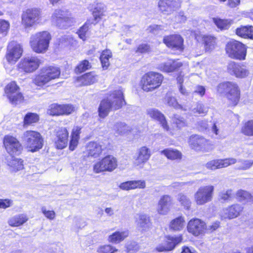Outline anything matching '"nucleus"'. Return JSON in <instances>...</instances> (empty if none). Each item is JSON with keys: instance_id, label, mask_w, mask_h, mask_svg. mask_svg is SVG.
I'll return each mask as SVG.
<instances>
[{"instance_id": "9d476101", "label": "nucleus", "mask_w": 253, "mask_h": 253, "mask_svg": "<svg viewBox=\"0 0 253 253\" xmlns=\"http://www.w3.org/2000/svg\"><path fill=\"white\" fill-rule=\"evenodd\" d=\"M41 64V60L37 57H27L22 59L18 64L20 71L31 73L36 71Z\"/></svg>"}, {"instance_id": "39448f33", "label": "nucleus", "mask_w": 253, "mask_h": 253, "mask_svg": "<svg viewBox=\"0 0 253 253\" xmlns=\"http://www.w3.org/2000/svg\"><path fill=\"white\" fill-rule=\"evenodd\" d=\"M164 77L160 73L155 72H148L142 77V89L147 92L152 91L161 86Z\"/></svg>"}, {"instance_id": "2eb2a0df", "label": "nucleus", "mask_w": 253, "mask_h": 253, "mask_svg": "<svg viewBox=\"0 0 253 253\" xmlns=\"http://www.w3.org/2000/svg\"><path fill=\"white\" fill-rule=\"evenodd\" d=\"M3 144L7 153L11 156L20 154L22 147L19 141L12 136L6 135L3 139Z\"/></svg>"}, {"instance_id": "c9c22d12", "label": "nucleus", "mask_w": 253, "mask_h": 253, "mask_svg": "<svg viewBox=\"0 0 253 253\" xmlns=\"http://www.w3.org/2000/svg\"><path fill=\"white\" fill-rule=\"evenodd\" d=\"M27 220L26 215L21 214L12 217L8 220V223L11 226L18 227L23 224Z\"/></svg>"}, {"instance_id": "c85d7f7f", "label": "nucleus", "mask_w": 253, "mask_h": 253, "mask_svg": "<svg viewBox=\"0 0 253 253\" xmlns=\"http://www.w3.org/2000/svg\"><path fill=\"white\" fill-rule=\"evenodd\" d=\"M145 186V181L142 180L126 181L121 183L119 186L121 189L126 191L133 190L136 188L142 189L144 188Z\"/></svg>"}, {"instance_id": "7c9ffc66", "label": "nucleus", "mask_w": 253, "mask_h": 253, "mask_svg": "<svg viewBox=\"0 0 253 253\" xmlns=\"http://www.w3.org/2000/svg\"><path fill=\"white\" fill-rule=\"evenodd\" d=\"M128 236L127 230L116 231L110 235L108 238L109 242L117 244L123 241Z\"/></svg>"}, {"instance_id": "79ce46f5", "label": "nucleus", "mask_w": 253, "mask_h": 253, "mask_svg": "<svg viewBox=\"0 0 253 253\" xmlns=\"http://www.w3.org/2000/svg\"><path fill=\"white\" fill-rule=\"evenodd\" d=\"M202 40L207 51H209L214 48L215 44V39L214 37L211 36L204 35L202 36Z\"/></svg>"}, {"instance_id": "a18cd8bd", "label": "nucleus", "mask_w": 253, "mask_h": 253, "mask_svg": "<svg viewBox=\"0 0 253 253\" xmlns=\"http://www.w3.org/2000/svg\"><path fill=\"white\" fill-rule=\"evenodd\" d=\"M116 132L120 135L126 134L130 131V127L123 123H118L115 126Z\"/></svg>"}, {"instance_id": "a19ab883", "label": "nucleus", "mask_w": 253, "mask_h": 253, "mask_svg": "<svg viewBox=\"0 0 253 253\" xmlns=\"http://www.w3.org/2000/svg\"><path fill=\"white\" fill-rule=\"evenodd\" d=\"M112 57V52L109 49H106L102 51L100 60L102 64V67L106 69L110 65L109 59Z\"/></svg>"}, {"instance_id": "393cba45", "label": "nucleus", "mask_w": 253, "mask_h": 253, "mask_svg": "<svg viewBox=\"0 0 253 253\" xmlns=\"http://www.w3.org/2000/svg\"><path fill=\"white\" fill-rule=\"evenodd\" d=\"M69 133L66 128H59L56 132L55 139V147L58 149L65 148L68 144Z\"/></svg>"}, {"instance_id": "4d7b16f0", "label": "nucleus", "mask_w": 253, "mask_h": 253, "mask_svg": "<svg viewBox=\"0 0 253 253\" xmlns=\"http://www.w3.org/2000/svg\"><path fill=\"white\" fill-rule=\"evenodd\" d=\"M41 14V10L40 8H29L23 11V16H39Z\"/></svg>"}, {"instance_id": "864d4df0", "label": "nucleus", "mask_w": 253, "mask_h": 253, "mask_svg": "<svg viewBox=\"0 0 253 253\" xmlns=\"http://www.w3.org/2000/svg\"><path fill=\"white\" fill-rule=\"evenodd\" d=\"M118 250L113 246L107 245L99 247L97 249L98 253H114Z\"/></svg>"}, {"instance_id": "b1692460", "label": "nucleus", "mask_w": 253, "mask_h": 253, "mask_svg": "<svg viewBox=\"0 0 253 253\" xmlns=\"http://www.w3.org/2000/svg\"><path fill=\"white\" fill-rule=\"evenodd\" d=\"M147 114L151 118L158 121L165 130L173 135V133L169 130L164 115L160 111L155 108H150L147 109Z\"/></svg>"}, {"instance_id": "4c0bfd02", "label": "nucleus", "mask_w": 253, "mask_h": 253, "mask_svg": "<svg viewBox=\"0 0 253 253\" xmlns=\"http://www.w3.org/2000/svg\"><path fill=\"white\" fill-rule=\"evenodd\" d=\"M138 216L136 222L139 227L143 230L148 229L151 225L149 217L145 214H139Z\"/></svg>"}, {"instance_id": "5701e85b", "label": "nucleus", "mask_w": 253, "mask_h": 253, "mask_svg": "<svg viewBox=\"0 0 253 253\" xmlns=\"http://www.w3.org/2000/svg\"><path fill=\"white\" fill-rule=\"evenodd\" d=\"M237 162L236 159L234 158L213 160L208 162L206 164V167L209 169L215 170L216 169L227 167L230 165L235 164Z\"/></svg>"}, {"instance_id": "69168bd1", "label": "nucleus", "mask_w": 253, "mask_h": 253, "mask_svg": "<svg viewBox=\"0 0 253 253\" xmlns=\"http://www.w3.org/2000/svg\"><path fill=\"white\" fill-rule=\"evenodd\" d=\"M219 226V222L215 221L211 225H206L205 230L208 232H212L216 230Z\"/></svg>"}, {"instance_id": "13d9d810", "label": "nucleus", "mask_w": 253, "mask_h": 253, "mask_svg": "<svg viewBox=\"0 0 253 253\" xmlns=\"http://www.w3.org/2000/svg\"><path fill=\"white\" fill-rule=\"evenodd\" d=\"M90 66L87 60H84L81 62L76 67V71L79 73L84 72L86 70L89 69Z\"/></svg>"}, {"instance_id": "20e7f679", "label": "nucleus", "mask_w": 253, "mask_h": 253, "mask_svg": "<svg viewBox=\"0 0 253 253\" xmlns=\"http://www.w3.org/2000/svg\"><path fill=\"white\" fill-rule=\"evenodd\" d=\"M60 70L59 68L55 66H46L42 68L40 73L36 75L34 83L39 86H42L50 81L59 78Z\"/></svg>"}, {"instance_id": "4468645a", "label": "nucleus", "mask_w": 253, "mask_h": 253, "mask_svg": "<svg viewBox=\"0 0 253 253\" xmlns=\"http://www.w3.org/2000/svg\"><path fill=\"white\" fill-rule=\"evenodd\" d=\"M181 0H159L158 7L164 14L170 15L177 10L180 7Z\"/></svg>"}, {"instance_id": "f257e3e1", "label": "nucleus", "mask_w": 253, "mask_h": 253, "mask_svg": "<svg viewBox=\"0 0 253 253\" xmlns=\"http://www.w3.org/2000/svg\"><path fill=\"white\" fill-rule=\"evenodd\" d=\"M125 104L123 88L119 87L106 99L101 101L98 109L99 116L104 118L108 116L111 110L119 109Z\"/></svg>"}, {"instance_id": "cd10ccee", "label": "nucleus", "mask_w": 253, "mask_h": 253, "mask_svg": "<svg viewBox=\"0 0 253 253\" xmlns=\"http://www.w3.org/2000/svg\"><path fill=\"white\" fill-rule=\"evenodd\" d=\"M102 150V145L100 143L91 141L87 144L85 153L88 156L97 158L101 154Z\"/></svg>"}, {"instance_id": "f704fd0d", "label": "nucleus", "mask_w": 253, "mask_h": 253, "mask_svg": "<svg viewBox=\"0 0 253 253\" xmlns=\"http://www.w3.org/2000/svg\"><path fill=\"white\" fill-rule=\"evenodd\" d=\"M161 153L164 155L168 159L171 160H180L182 156L180 152L172 148L166 149L162 151Z\"/></svg>"}, {"instance_id": "423d86ee", "label": "nucleus", "mask_w": 253, "mask_h": 253, "mask_svg": "<svg viewBox=\"0 0 253 253\" xmlns=\"http://www.w3.org/2000/svg\"><path fill=\"white\" fill-rule=\"evenodd\" d=\"M22 139L27 148L32 152L39 151L43 146V138L37 131L27 130L24 132Z\"/></svg>"}, {"instance_id": "6e6552de", "label": "nucleus", "mask_w": 253, "mask_h": 253, "mask_svg": "<svg viewBox=\"0 0 253 253\" xmlns=\"http://www.w3.org/2000/svg\"><path fill=\"white\" fill-rule=\"evenodd\" d=\"M117 166V159L112 155H108L96 162L93 165V170L96 173L104 171L111 172L115 169Z\"/></svg>"}, {"instance_id": "e433bc0d", "label": "nucleus", "mask_w": 253, "mask_h": 253, "mask_svg": "<svg viewBox=\"0 0 253 253\" xmlns=\"http://www.w3.org/2000/svg\"><path fill=\"white\" fill-rule=\"evenodd\" d=\"M41 17H22V23L26 28L33 27L41 23Z\"/></svg>"}, {"instance_id": "8fccbe9b", "label": "nucleus", "mask_w": 253, "mask_h": 253, "mask_svg": "<svg viewBox=\"0 0 253 253\" xmlns=\"http://www.w3.org/2000/svg\"><path fill=\"white\" fill-rule=\"evenodd\" d=\"M253 165V160H242L238 161L237 169L239 170H247L251 168Z\"/></svg>"}, {"instance_id": "473e14b6", "label": "nucleus", "mask_w": 253, "mask_h": 253, "mask_svg": "<svg viewBox=\"0 0 253 253\" xmlns=\"http://www.w3.org/2000/svg\"><path fill=\"white\" fill-rule=\"evenodd\" d=\"M88 9L93 16H102L106 11L107 7L104 3L94 2L89 5Z\"/></svg>"}, {"instance_id": "ea45409f", "label": "nucleus", "mask_w": 253, "mask_h": 253, "mask_svg": "<svg viewBox=\"0 0 253 253\" xmlns=\"http://www.w3.org/2000/svg\"><path fill=\"white\" fill-rule=\"evenodd\" d=\"M216 26L221 30L228 29L232 23L230 19H222L218 17L212 18Z\"/></svg>"}, {"instance_id": "e2e57ef3", "label": "nucleus", "mask_w": 253, "mask_h": 253, "mask_svg": "<svg viewBox=\"0 0 253 253\" xmlns=\"http://www.w3.org/2000/svg\"><path fill=\"white\" fill-rule=\"evenodd\" d=\"M42 211L44 215L50 220L54 219L55 217V213L53 211L47 210L44 207L42 208Z\"/></svg>"}, {"instance_id": "6ab92c4d", "label": "nucleus", "mask_w": 253, "mask_h": 253, "mask_svg": "<svg viewBox=\"0 0 253 253\" xmlns=\"http://www.w3.org/2000/svg\"><path fill=\"white\" fill-rule=\"evenodd\" d=\"M227 71L230 74L239 78H244L249 75V71L245 65L235 62L228 63Z\"/></svg>"}, {"instance_id": "5fc2aeb1", "label": "nucleus", "mask_w": 253, "mask_h": 253, "mask_svg": "<svg viewBox=\"0 0 253 253\" xmlns=\"http://www.w3.org/2000/svg\"><path fill=\"white\" fill-rule=\"evenodd\" d=\"M9 29V23L8 21L0 19V35L5 36Z\"/></svg>"}, {"instance_id": "a211bd4d", "label": "nucleus", "mask_w": 253, "mask_h": 253, "mask_svg": "<svg viewBox=\"0 0 253 253\" xmlns=\"http://www.w3.org/2000/svg\"><path fill=\"white\" fill-rule=\"evenodd\" d=\"M73 111L74 107L71 105H59L54 103L49 106L47 113L51 116L67 115L70 114Z\"/></svg>"}, {"instance_id": "c03bdc74", "label": "nucleus", "mask_w": 253, "mask_h": 253, "mask_svg": "<svg viewBox=\"0 0 253 253\" xmlns=\"http://www.w3.org/2000/svg\"><path fill=\"white\" fill-rule=\"evenodd\" d=\"M236 196L238 200L243 203L250 202L252 198L250 193L243 190H238L237 192Z\"/></svg>"}, {"instance_id": "7ed1b4c3", "label": "nucleus", "mask_w": 253, "mask_h": 253, "mask_svg": "<svg viewBox=\"0 0 253 253\" xmlns=\"http://www.w3.org/2000/svg\"><path fill=\"white\" fill-rule=\"evenodd\" d=\"M217 92L224 94L229 101L230 105L235 106L240 98V91L236 84L231 82L220 83L216 87Z\"/></svg>"}, {"instance_id": "0e129e2a", "label": "nucleus", "mask_w": 253, "mask_h": 253, "mask_svg": "<svg viewBox=\"0 0 253 253\" xmlns=\"http://www.w3.org/2000/svg\"><path fill=\"white\" fill-rule=\"evenodd\" d=\"M232 190H228L226 191L221 192L219 195L220 199L223 201H227L231 198Z\"/></svg>"}, {"instance_id": "de8ad7c7", "label": "nucleus", "mask_w": 253, "mask_h": 253, "mask_svg": "<svg viewBox=\"0 0 253 253\" xmlns=\"http://www.w3.org/2000/svg\"><path fill=\"white\" fill-rule=\"evenodd\" d=\"M242 132L247 136H253V120L245 123L242 128Z\"/></svg>"}, {"instance_id": "aec40b11", "label": "nucleus", "mask_w": 253, "mask_h": 253, "mask_svg": "<svg viewBox=\"0 0 253 253\" xmlns=\"http://www.w3.org/2000/svg\"><path fill=\"white\" fill-rule=\"evenodd\" d=\"M187 228L189 233L197 236L205 231L206 223L199 218H193L188 222Z\"/></svg>"}, {"instance_id": "09e8293b", "label": "nucleus", "mask_w": 253, "mask_h": 253, "mask_svg": "<svg viewBox=\"0 0 253 253\" xmlns=\"http://www.w3.org/2000/svg\"><path fill=\"white\" fill-rule=\"evenodd\" d=\"M177 200L185 209L189 210L191 204L190 200L187 196L180 193L177 196Z\"/></svg>"}, {"instance_id": "3c124183", "label": "nucleus", "mask_w": 253, "mask_h": 253, "mask_svg": "<svg viewBox=\"0 0 253 253\" xmlns=\"http://www.w3.org/2000/svg\"><path fill=\"white\" fill-rule=\"evenodd\" d=\"M166 101L167 104L170 106H172L176 109H183L182 106L179 104L176 98L174 97L167 95L166 97ZM184 110H186V109H183Z\"/></svg>"}, {"instance_id": "680f3d73", "label": "nucleus", "mask_w": 253, "mask_h": 253, "mask_svg": "<svg viewBox=\"0 0 253 253\" xmlns=\"http://www.w3.org/2000/svg\"><path fill=\"white\" fill-rule=\"evenodd\" d=\"M88 30V26L87 24H84L79 30L78 34L80 39L84 41L86 39V35Z\"/></svg>"}, {"instance_id": "2f4dec72", "label": "nucleus", "mask_w": 253, "mask_h": 253, "mask_svg": "<svg viewBox=\"0 0 253 253\" xmlns=\"http://www.w3.org/2000/svg\"><path fill=\"white\" fill-rule=\"evenodd\" d=\"M7 163L11 172H17L24 168L23 161L13 157H11L10 159H7Z\"/></svg>"}, {"instance_id": "052dcab7", "label": "nucleus", "mask_w": 253, "mask_h": 253, "mask_svg": "<svg viewBox=\"0 0 253 253\" xmlns=\"http://www.w3.org/2000/svg\"><path fill=\"white\" fill-rule=\"evenodd\" d=\"M173 122L179 128H181L186 126L185 120L178 115H175L174 116L173 118Z\"/></svg>"}, {"instance_id": "0eeeda50", "label": "nucleus", "mask_w": 253, "mask_h": 253, "mask_svg": "<svg viewBox=\"0 0 253 253\" xmlns=\"http://www.w3.org/2000/svg\"><path fill=\"white\" fill-rule=\"evenodd\" d=\"M226 51L231 58L244 60L246 56L245 45L237 41H231L226 45Z\"/></svg>"}, {"instance_id": "774afa93", "label": "nucleus", "mask_w": 253, "mask_h": 253, "mask_svg": "<svg viewBox=\"0 0 253 253\" xmlns=\"http://www.w3.org/2000/svg\"><path fill=\"white\" fill-rule=\"evenodd\" d=\"M68 14L69 11L65 7L57 9L54 11V16H64Z\"/></svg>"}, {"instance_id": "4be33fe9", "label": "nucleus", "mask_w": 253, "mask_h": 253, "mask_svg": "<svg viewBox=\"0 0 253 253\" xmlns=\"http://www.w3.org/2000/svg\"><path fill=\"white\" fill-rule=\"evenodd\" d=\"M243 208L239 204L233 205L223 209L220 212L222 219H233L238 216L242 211Z\"/></svg>"}, {"instance_id": "1a4fd4ad", "label": "nucleus", "mask_w": 253, "mask_h": 253, "mask_svg": "<svg viewBox=\"0 0 253 253\" xmlns=\"http://www.w3.org/2000/svg\"><path fill=\"white\" fill-rule=\"evenodd\" d=\"M214 186L207 185L200 187L195 193L194 201L197 205L201 206L211 201L212 199Z\"/></svg>"}, {"instance_id": "49530a36", "label": "nucleus", "mask_w": 253, "mask_h": 253, "mask_svg": "<svg viewBox=\"0 0 253 253\" xmlns=\"http://www.w3.org/2000/svg\"><path fill=\"white\" fill-rule=\"evenodd\" d=\"M69 17H54V22L57 26L61 28H66L70 25L68 23Z\"/></svg>"}, {"instance_id": "bb28decb", "label": "nucleus", "mask_w": 253, "mask_h": 253, "mask_svg": "<svg viewBox=\"0 0 253 253\" xmlns=\"http://www.w3.org/2000/svg\"><path fill=\"white\" fill-rule=\"evenodd\" d=\"M172 204V198L168 195L162 196L158 202V212L162 215H166L170 211Z\"/></svg>"}, {"instance_id": "f3484780", "label": "nucleus", "mask_w": 253, "mask_h": 253, "mask_svg": "<svg viewBox=\"0 0 253 253\" xmlns=\"http://www.w3.org/2000/svg\"><path fill=\"white\" fill-rule=\"evenodd\" d=\"M164 43L169 48L180 52L183 49V40L180 35H175L165 37Z\"/></svg>"}, {"instance_id": "a878e982", "label": "nucleus", "mask_w": 253, "mask_h": 253, "mask_svg": "<svg viewBox=\"0 0 253 253\" xmlns=\"http://www.w3.org/2000/svg\"><path fill=\"white\" fill-rule=\"evenodd\" d=\"M182 65V63L179 60L169 59L166 62L158 64L157 68L163 72L170 73L176 71Z\"/></svg>"}, {"instance_id": "338daca9", "label": "nucleus", "mask_w": 253, "mask_h": 253, "mask_svg": "<svg viewBox=\"0 0 253 253\" xmlns=\"http://www.w3.org/2000/svg\"><path fill=\"white\" fill-rule=\"evenodd\" d=\"M81 127L78 126H74L71 133V137L74 138L80 139V134L81 133Z\"/></svg>"}, {"instance_id": "6e6d98bb", "label": "nucleus", "mask_w": 253, "mask_h": 253, "mask_svg": "<svg viewBox=\"0 0 253 253\" xmlns=\"http://www.w3.org/2000/svg\"><path fill=\"white\" fill-rule=\"evenodd\" d=\"M208 111V108L201 103H198L196 107L193 108L191 110L193 114L198 113L199 114H205L207 113Z\"/></svg>"}, {"instance_id": "37998d69", "label": "nucleus", "mask_w": 253, "mask_h": 253, "mask_svg": "<svg viewBox=\"0 0 253 253\" xmlns=\"http://www.w3.org/2000/svg\"><path fill=\"white\" fill-rule=\"evenodd\" d=\"M39 120V116L36 113H28L24 118V126L31 125L34 123H36Z\"/></svg>"}, {"instance_id": "72a5a7b5", "label": "nucleus", "mask_w": 253, "mask_h": 253, "mask_svg": "<svg viewBox=\"0 0 253 253\" xmlns=\"http://www.w3.org/2000/svg\"><path fill=\"white\" fill-rule=\"evenodd\" d=\"M236 34L243 38L253 39V27L243 26L237 28Z\"/></svg>"}, {"instance_id": "f8f14e48", "label": "nucleus", "mask_w": 253, "mask_h": 253, "mask_svg": "<svg viewBox=\"0 0 253 253\" xmlns=\"http://www.w3.org/2000/svg\"><path fill=\"white\" fill-rule=\"evenodd\" d=\"M189 144L196 151H209L213 149V146L209 141L198 135L190 136Z\"/></svg>"}, {"instance_id": "412c9836", "label": "nucleus", "mask_w": 253, "mask_h": 253, "mask_svg": "<svg viewBox=\"0 0 253 253\" xmlns=\"http://www.w3.org/2000/svg\"><path fill=\"white\" fill-rule=\"evenodd\" d=\"M182 240L181 235L174 237L169 236L167 237L164 243L159 245L156 247V250L159 252L171 251L175 248L176 245L181 243Z\"/></svg>"}, {"instance_id": "603ef678", "label": "nucleus", "mask_w": 253, "mask_h": 253, "mask_svg": "<svg viewBox=\"0 0 253 253\" xmlns=\"http://www.w3.org/2000/svg\"><path fill=\"white\" fill-rule=\"evenodd\" d=\"M126 248L127 253H136L140 249L138 244L135 242H127Z\"/></svg>"}, {"instance_id": "ddd939ff", "label": "nucleus", "mask_w": 253, "mask_h": 253, "mask_svg": "<svg viewBox=\"0 0 253 253\" xmlns=\"http://www.w3.org/2000/svg\"><path fill=\"white\" fill-rule=\"evenodd\" d=\"M5 93L13 104L20 103L23 100V96L19 92V88L15 82L10 83L6 86Z\"/></svg>"}, {"instance_id": "c756f323", "label": "nucleus", "mask_w": 253, "mask_h": 253, "mask_svg": "<svg viewBox=\"0 0 253 253\" xmlns=\"http://www.w3.org/2000/svg\"><path fill=\"white\" fill-rule=\"evenodd\" d=\"M97 77L93 73H88L79 77L77 80V85H88L96 82Z\"/></svg>"}, {"instance_id": "bf43d9fd", "label": "nucleus", "mask_w": 253, "mask_h": 253, "mask_svg": "<svg viewBox=\"0 0 253 253\" xmlns=\"http://www.w3.org/2000/svg\"><path fill=\"white\" fill-rule=\"evenodd\" d=\"M59 42L66 45L73 44L74 42V39L70 35H64L59 39Z\"/></svg>"}, {"instance_id": "f03ea898", "label": "nucleus", "mask_w": 253, "mask_h": 253, "mask_svg": "<svg viewBox=\"0 0 253 253\" xmlns=\"http://www.w3.org/2000/svg\"><path fill=\"white\" fill-rule=\"evenodd\" d=\"M51 39V36L48 32H37L31 35L30 44L34 52L43 53L47 50Z\"/></svg>"}, {"instance_id": "9b49d317", "label": "nucleus", "mask_w": 253, "mask_h": 253, "mask_svg": "<svg viewBox=\"0 0 253 253\" xmlns=\"http://www.w3.org/2000/svg\"><path fill=\"white\" fill-rule=\"evenodd\" d=\"M23 53V48L20 44L15 41L10 42L7 47L5 57L7 62L10 64H15L21 57Z\"/></svg>"}, {"instance_id": "dca6fc26", "label": "nucleus", "mask_w": 253, "mask_h": 253, "mask_svg": "<svg viewBox=\"0 0 253 253\" xmlns=\"http://www.w3.org/2000/svg\"><path fill=\"white\" fill-rule=\"evenodd\" d=\"M151 151L148 148L143 146L140 148L133 156V164L138 168H142L151 156Z\"/></svg>"}, {"instance_id": "58836bf2", "label": "nucleus", "mask_w": 253, "mask_h": 253, "mask_svg": "<svg viewBox=\"0 0 253 253\" xmlns=\"http://www.w3.org/2000/svg\"><path fill=\"white\" fill-rule=\"evenodd\" d=\"M185 220L183 216H179L171 221L169 224L170 229L174 231H180L184 226Z\"/></svg>"}]
</instances>
